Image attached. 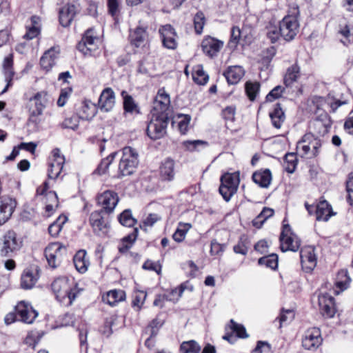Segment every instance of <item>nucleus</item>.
Segmentation results:
<instances>
[{"label":"nucleus","mask_w":353,"mask_h":353,"mask_svg":"<svg viewBox=\"0 0 353 353\" xmlns=\"http://www.w3.org/2000/svg\"><path fill=\"white\" fill-rule=\"evenodd\" d=\"M346 190L348 193V201L350 205H353V176L350 177L346 183Z\"/></svg>","instance_id":"nucleus-64"},{"label":"nucleus","mask_w":353,"mask_h":353,"mask_svg":"<svg viewBox=\"0 0 353 353\" xmlns=\"http://www.w3.org/2000/svg\"><path fill=\"white\" fill-rule=\"evenodd\" d=\"M241 37V30L239 27L234 26L231 30V38L229 42L230 46L236 47Z\"/></svg>","instance_id":"nucleus-58"},{"label":"nucleus","mask_w":353,"mask_h":353,"mask_svg":"<svg viewBox=\"0 0 353 353\" xmlns=\"http://www.w3.org/2000/svg\"><path fill=\"white\" fill-rule=\"evenodd\" d=\"M260 88V85L257 82H247L245 83V92L251 101H254L258 94Z\"/></svg>","instance_id":"nucleus-50"},{"label":"nucleus","mask_w":353,"mask_h":353,"mask_svg":"<svg viewBox=\"0 0 353 353\" xmlns=\"http://www.w3.org/2000/svg\"><path fill=\"white\" fill-rule=\"evenodd\" d=\"M152 115H166L168 118L172 117L170 108V99L164 88L159 90L153 103Z\"/></svg>","instance_id":"nucleus-9"},{"label":"nucleus","mask_w":353,"mask_h":353,"mask_svg":"<svg viewBox=\"0 0 353 353\" xmlns=\"http://www.w3.org/2000/svg\"><path fill=\"white\" fill-rule=\"evenodd\" d=\"M192 79L197 84L205 85L207 83L209 76L205 72L202 65H196L193 68Z\"/></svg>","instance_id":"nucleus-38"},{"label":"nucleus","mask_w":353,"mask_h":353,"mask_svg":"<svg viewBox=\"0 0 353 353\" xmlns=\"http://www.w3.org/2000/svg\"><path fill=\"white\" fill-rule=\"evenodd\" d=\"M146 30L141 27H137L133 30L130 34V42L137 48L143 45L145 39H147Z\"/></svg>","instance_id":"nucleus-32"},{"label":"nucleus","mask_w":353,"mask_h":353,"mask_svg":"<svg viewBox=\"0 0 353 353\" xmlns=\"http://www.w3.org/2000/svg\"><path fill=\"white\" fill-rule=\"evenodd\" d=\"M65 162V157L61 154L60 150L58 148L54 149L52 152V157L49 160V168L48 169V179H57L63 170Z\"/></svg>","instance_id":"nucleus-13"},{"label":"nucleus","mask_w":353,"mask_h":353,"mask_svg":"<svg viewBox=\"0 0 353 353\" xmlns=\"http://www.w3.org/2000/svg\"><path fill=\"white\" fill-rule=\"evenodd\" d=\"M254 182L262 188H268L272 180L271 172L269 169L255 172L252 175Z\"/></svg>","instance_id":"nucleus-30"},{"label":"nucleus","mask_w":353,"mask_h":353,"mask_svg":"<svg viewBox=\"0 0 353 353\" xmlns=\"http://www.w3.org/2000/svg\"><path fill=\"white\" fill-rule=\"evenodd\" d=\"M38 279L37 274L32 270L26 269L24 270L21 278V285L23 289H31Z\"/></svg>","instance_id":"nucleus-35"},{"label":"nucleus","mask_w":353,"mask_h":353,"mask_svg":"<svg viewBox=\"0 0 353 353\" xmlns=\"http://www.w3.org/2000/svg\"><path fill=\"white\" fill-rule=\"evenodd\" d=\"M300 257L302 266L307 270H312L316 265L317 259L314 252V248L307 246L300 251Z\"/></svg>","instance_id":"nucleus-19"},{"label":"nucleus","mask_w":353,"mask_h":353,"mask_svg":"<svg viewBox=\"0 0 353 353\" xmlns=\"http://www.w3.org/2000/svg\"><path fill=\"white\" fill-rule=\"evenodd\" d=\"M79 115H72L70 117L65 118L63 121L61 125L63 128H69L76 130L79 126Z\"/></svg>","instance_id":"nucleus-52"},{"label":"nucleus","mask_w":353,"mask_h":353,"mask_svg":"<svg viewBox=\"0 0 353 353\" xmlns=\"http://www.w3.org/2000/svg\"><path fill=\"white\" fill-rule=\"evenodd\" d=\"M192 228V225L189 223H180L179 227L172 235L173 239L178 243L182 242L188 231Z\"/></svg>","instance_id":"nucleus-43"},{"label":"nucleus","mask_w":353,"mask_h":353,"mask_svg":"<svg viewBox=\"0 0 353 353\" xmlns=\"http://www.w3.org/2000/svg\"><path fill=\"white\" fill-rule=\"evenodd\" d=\"M139 229L134 228L133 232L123 239L122 245L119 248L121 252L128 251L132 245L133 243L137 238Z\"/></svg>","instance_id":"nucleus-44"},{"label":"nucleus","mask_w":353,"mask_h":353,"mask_svg":"<svg viewBox=\"0 0 353 353\" xmlns=\"http://www.w3.org/2000/svg\"><path fill=\"white\" fill-rule=\"evenodd\" d=\"M350 281L351 279L348 275L347 271L346 270H341L336 275L335 285L341 291H343L348 288Z\"/></svg>","instance_id":"nucleus-40"},{"label":"nucleus","mask_w":353,"mask_h":353,"mask_svg":"<svg viewBox=\"0 0 353 353\" xmlns=\"http://www.w3.org/2000/svg\"><path fill=\"white\" fill-rule=\"evenodd\" d=\"M170 118L166 115H152L147 128V134L150 139L156 140L163 137L166 133V128Z\"/></svg>","instance_id":"nucleus-8"},{"label":"nucleus","mask_w":353,"mask_h":353,"mask_svg":"<svg viewBox=\"0 0 353 353\" xmlns=\"http://www.w3.org/2000/svg\"><path fill=\"white\" fill-rule=\"evenodd\" d=\"M180 350L182 353H199L201 346L195 341L191 340L183 342Z\"/></svg>","instance_id":"nucleus-47"},{"label":"nucleus","mask_w":353,"mask_h":353,"mask_svg":"<svg viewBox=\"0 0 353 353\" xmlns=\"http://www.w3.org/2000/svg\"><path fill=\"white\" fill-rule=\"evenodd\" d=\"M119 222L123 226L132 227L137 223V219L132 216L130 210H125L118 216Z\"/></svg>","instance_id":"nucleus-45"},{"label":"nucleus","mask_w":353,"mask_h":353,"mask_svg":"<svg viewBox=\"0 0 353 353\" xmlns=\"http://www.w3.org/2000/svg\"><path fill=\"white\" fill-rule=\"evenodd\" d=\"M319 305L321 314L327 318H332L336 313L334 299L328 294L319 296Z\"/></svg>","instance_id":"nucleus-17"},{"label":"nucleus","mask_w":353,"mask_h":353,"mask_svg":"<svg viewBox=\"0 0 353 353\" xmlns=\"http://www.w3.org/2000/svg\"><path fill=\"white\" fill-rule=\"evenodd\" d=\"M41 31V19L37 16H32L30 18V23L26 25V32L23 38L27 40H31L37 37Z\"/></svg>","instance_id":"nucleus-26"},{"label":"nucleus","mask_w":353,"mask_h":353,"mask_svg":"<svg viewBox=\"0 0 353 353\" xmlns=\"http://www.w3.org/2000/svg\"><path fill=\"white\" fill-rule=\"evenodd\" d=\"M303 143L310 145V148L312 149V156L316 157L319 154V148L321 146V140L316 137L312 133H306L301 139Z\"/></svg>","instance_id":"nucleus-36"},{"label":"nucleus","mask_w":353,"mask_h":353,"mask_svg":"<svg viewBox=\"0 0 353 353\" xmlns=\"http://www.w3.org/2000/svg\"><path fill=\"white\" fill-rule=\"evenodd\" d=\"M18 314V321L26 324H32L38 316L39 313L32 305L27 301H21L14 307Z\"/></svg>","instance_id":"nucleus-14"},{"label":"nucleus","mask_w":353,"mask_h":353,"mask_svg":"<svg viewBox=\"0 0 353 353\" xmlns=\"http://www.w3.org/2000/svg\"><path fill=\"white\" fill-rule=\"evenodd\" d=\"M59 50L58 48L52 47L46 51L40 59L41 67L46 71H49L55 65L58 59Z\"/></svg>","instance_id":"nucleus-21"},{"label":"nucleus","mask_w":353,"mask_h":353,"mask_svg":"<svg viewBox=\"0 0 353 353\" xmlns=\"http://www.w3.org/2000/svg\"><path fill=\"white\" fill-rule=\"evenodd\" d=\"M270 117L274 127L277 129L281 128V125L285 119V116L280 103H276L275 105L273 110L270 112Z\"/></svg>","instance_id":"nucleus-31"},{"label":"nucleus","mask_w":353,"mask_h":353,"mask_svg":"<svg viewBox=\"0 0 353 353\" xmlns=\"http://www.w3.org/2000/svg\"><path fill=\"white\" fill-rule=\"evenodd\" d=\"M23 245V241L12 230H8L0 239V256L6 258L13 257Z\"/></svg>","instance_id":"nucleus-3"},{"label":"nucleus","mask_w":353,"mask_h":353,"mask_svg":"<svg viewBox=\"0 0 353 353\" xmlns=\"http://www.w3.org/2000/svg\"><path fill=\"white\" fill-rule=\"evenodd\" d=\"M279 241L281 250L283 252L288 251L296 252L301 246V240L292 232L289 224H283Z\"/></svg>","instance_id":"nucleus-5"},{"label":"nucleus","mask_w":353,"mask_h":353,"mask_svg":"<svg viewBox=\"0 0 353 353\" xmlns=\"http://www.w3.org/2000/svg\"><path fill=\"white\" fill-rule=\"evenodd\" d=\"M205 23V15L202 12H198L194 17V29L197 34H201L203 31Z\"/></svg>","instance_id":"nucleus-51"},{"label":"nucleus","mask_w":353,"mask_h":353,"mask_svg":"<svg viewBox=\"0 0 353 353\" xmlns=\"http://www.w3.org/2000/svg\"><path fill=\"white\" fill-rule=\"evenodd\" d=\"M254 352L256 353H270V347L266 342L259 341Z\"/></svg>","instance_id":"nucleus-63"},{"label":"nucleus","mask_w":353,"mask_h":353,"mask_svg":"<svg viewBox=\"0 0 353 353\" xmlns=\"http://www.w3.org/2000/svg\"><path fill=\"white\" fill-rule=\"evenodd\" d=\"M160 174L163 180L172 181L174 177V162L172 159H167L160 167Z\"/></svg>","instance_id":"nucleus-29"},{"label":"nucleus","mask_w":353,"mask_h":353,"mask_svg":"<svg viewBox=\"0 0 353 353\" xmlns=\"http://www.w3.org/2000/svg\"><path fill=\"white\" fill-rule=\"evenodd\" d=\"M228 83L236 84L237 83L244 75V70L241 66L234 65L228 68V69L223 73Z\"/></svg>","instance_id":"nucleus-28"},{"label":"nucleus","mask_w":353,"mask_h":353,"mask_svg":"<svg viewBox=\"0 0 353 353\" xmlns=\"http://www.w3.org/2000/svg\"><path fill=\"white\" fill-rule=\"evenodd\" d=\"M285 88L281 85H277L266 96V100L268 101H273L275 99H277L281 97L282 94L285 92Z\"/></svg>","instance_id":"nucleus-54"},{"label":"nucleus","mask_w":353,"mask_h":353,"mask_svg":"<svg viewBox=\"0 0 353 353\" xmlns=\"http://www.w3.org/2000/svg\"><path fill=\"white\" fill-rule=\"evenodd\" d=\"M121 95L123 98V108L127 113H139V109L138 105L135 103L133 98L128 94L125 91L121 92Z\"/></svg>","instance_id":"nucleus-37"},{"label":"nucleus","mask_w":353,"mask_h":353,"mask_svg":"<svg viewBox=\"0 0 353 353\" xmlns=\"http://www.w3.org/2000/svg\"><path fill=\"white\" fill-rule=\"evenodd\" d=\"M51 288L57 300L65 306H70L81 291L76 283L66 276L55 279Z\"/></svg>","instance_id":"nucleus-2"},{"label":"nucleus","mask_w":353,"mask_h":353,"mask_svg":"<svg viewBox=\"0 0 353 353\" xmlns=\"http://www.w3.org/2000/svg\"><path fill=\"white\" fill-rule=\"evenodd\" d=\"M299 23L295 16L285 17L279 23L281 37L286 41L293 40L299 32Z\"/></svg>","instance_id":"nucleus-11"},{"label":"nucleus","mask_w":353,"mask_h":353,"mask_svg":"<svg viewBox=\"0 0 353 353\" xmlns=\"http://www.w3.org/2000/svg\"><path fill=\"white\" fill-rule=\"evenodd\" d=\"M110 200V191L105 190L97 197V202L103 208L100 211L92 212L90 217V224L99 235H108L109 233Z\"/></svg>","instance_id":"nucleus-1"},{"label":"nucleus","mask_w":353,"mask_h":353,"mask_svg":"<svg viewBox=\"0 0 353 353\" xmlns=\"http://www.w3.org/2000/svg\"><path fill=\"white\" fill-rule=\"evenodd\" d=\"M108 158L109 157L103 159L97 168L95 172L99 175L104 174L108 172L109 166L110 165V160H109Z\"/></svg>","instance_id":"nucleus-61"},{"label":"nucleus","mask_w":353,"mask_h":353,"mask_svg":"<svg viewBox=\"0 0 353 353\" xmlns=\"http://www.w3.org/2000/svg\"><path fill=\"white\" fill-rule=\"evenodd\" d=\"M259 265H264L267 268L274 270L278 266V256L275 254L261 257L258 261Z\"/></svg>","instance_id":"nucleus-49"},{"label":"nucleus","mask_w":353,"mask_h":353,"mask_svg":"<svg viewBox=\"0 0 353 353\" xmlns=\"http://www.w3.org/2000/svg\"><path fill=\"white\" fill-rule=\"evenodd\" d=\"M76 12L74 5L68 3L63 6L59 10V21L61 25L63 27L69 26L76 14Z\"/></svg>","instance_id":"nucleus-23"},{"label":"nucleus","mask_w":353,"mask_h":353,"mask_svg":"<svg viewBox=\"0 0 353 353\" xmlns=\"http://www.w3.org/2000/svg\"><path fill=\"white\" fill-rule=\"evenodd\" d=\"M184 289H185V288L183 286V284H181L179 294H177V296L176 297H170V296H165V294L157 295L154 301L153 305L154 306H160L161 307H162L163 306V302L165 301H173V302L177 301L179 299V298L181 296V295L184 291Z\"/></svg>","instance_id":"nucleus-46"},{"label":"nucleus","mask_w":353,"mask_h":353,"mask_svg":"<svg viewBox=\"0 0 353 353\" xmlns=\"http://www.w3.org/2000/svg\"><path fill=\"white\" fill-rule=\"evenodd\" d=\"M229 327L232 331V333H234L239 338L245 339L248 336L247 334L245 328L243 325L236 323L234 320H230V324ZM223 339L228 341L230 343H233L234 337L232 334H226L223 336Z\"/></svg>","instance_id":"nucleus-27"},{"label":"nucleus","mask_w":353,"mask_h":353,"mask_svg":"<svg viewBox=\"0 0 353 353\" xmlns=\"http://www.w3.org/2000/svg\"><path fill=\"white\" fill-rule=\"evenodd\" d=\"M98 105L101 112H108L110 110V88H106L103 90L99 99Z\"/></svg>","instance_id":"nucleus-39"},{"label":"nucleus","mask_w":353,"mask_h":353,"mask_svg":"<svg viewBox=\"0 0 353 353\" xmlns=\"http://www.w3.org/2000/svg\"><path fill=\"white\" fill-rule=\"evenodd\" d=\"M13 58L12 55L10 54L8 57H5L3 62V72L5 77V81L7 82V84L5 88L2 90L1 93H5L9 87L12 86V81L13 79V77L14 75V72L13 70Z\"/></svg>","instance_id":"nucleus-24"},{"label":"nucleus","mask_w":353,"mask_h":353,"mask_svg":"<svg viewBox=\"0 0 353 353\" xmlns=\"http://www.w3.org/2000/svg\"><path fill=\"white\" fill-rule=\"evenodd\" d=\"M300 74V68L298 65L294 64L290 66L284 76L283 82L285 88L290 87L294 82H296Z\"/></svg>","instance_id":"nucleus-34"},{"label":"nucleus","mask_w":353,"mask_h":353,"mask_svg":"<svg viewBox=\"0 0 353 353\" xmlns=\"http://www.w3.org/2000/svg\"><path fill=\"white\" fill-rule=\"evenodd\" d=\"M159 32L161 35L163 46L170 50H175L177 47L176 33L170 24L161 26Z\"/></svg>","instance_id":"nucleus-16"},{"label":"nucleus","mask_w":353,"mask_h":353,"mask_svg":"<svg viewBox=\"0 0 353 353\" xmlns=\"http://www.w3.org/2000/svg\"><path fill=\"white\" fill-rule=\"evenodd\" d=\"M147 296V294L144 291H139L135 295L132 301L133 306H137L139 309L141 308V305L143 304Z\"/></svg>","instance_id":"nucleus-60"},{"label":"nucleus","mask_w":353,"mask_h":353,"mask_svg":"<svg viewBox=\"0 0 353 353\" xmlns=\"http://www.w3.org/2000/svg\"><path fill=\"white\" fill-rule=\"evenodd\" d=\"M138 157V153L131 147L123 149V156L119 165L120 176H128L134 172L139 163Z\"/></svg>","instance_id":"nucleus-4"},{"label":"nucleus","mask_w":353,"mask_h":353,"mask_svg":"<svg viewBox=\"0 0 353 353\" xmlns=\"http://www.w3.org/2000/svg\"><path fill=\"white\" fill-rule=\"evenodd\" d=\"M268 38L271 41L272 43H275L278 41L280 34L279 27L277 28L276 26H271L268 28V31L267 32Z\"/></svg>","instance_id":"nucleus-56"},{"label":"nucleus","mask_w":353,"mask_h":353,"mask_svg":"<svg viewBox=\"0 0 353 353\" xmlns=\"http://www.w3.org/2000/svg\"><path fill=\"white\" fill-rule=\"evenodd\" d=\"M67 248L59 242L50 243L45 249L44 254L48 265L54 269L59 267L66 254Z\"/></svg>","instance_id":"nucleus-7"},{"label":"nucleus","mask_w":353,"mask_h":353,"mask_svg":"<svg viewBox=\"0 0 353 353\" xmlns=\"http://www.w3.org/2000/svg\"><path fill=\"white\" fill-rule=\"evenodd\" d=\"M316 219L317 221H327L334 214L331 205L325 200L321 201L316 206Z\"/></svg>","instance_id":"nucleus-25"},{"label":"nucleus","mask_w":353,"mask_h":353,"mask_svg":"<svg viewBox=\"0 0 353 353\" xmlns=\"http://www.w3.org/2000/svg\"><path fill=\"white\" fill-rule=\"evenodd\" d=\"M77 114L83 120H91L97 111L96 105L90 100L83 101L76 109Z\"/></svg>","instance_id":"nucleus-20"},{"label":"nucleus","mask_w":353,"mask_h":353,"mask_svg":"<svg viewBox=\"0 0 353 353\" xmlns=\"http://www.w3.org/2000/svg\"><path fill=\"white\" fill-rule=\"evenodd\" d=\"M239 183V176L236 173H226L221 177L219 192L226 201L236 192Z\"/></svg>","instance_id":"nucleus-6"},{"label":"nucleus","mask_w":353,"mask_h":353,"mask_svg":"<svg viewBox=\"0 0 353 353\" xmlns=\"http://www.w3.org/2000/svg\"><path fill=\"white\" fill-rule=\"evenodd\" d=\"M47 92L45 91L39 92L32 97L30 101L34 102V106L30 108L29 121L38 123L40 122L39 116L42 115L43 111L48 103Z\"/></svg>","instance_id":"nucleus-12"},{"label":"nucleus","mask_w":353,"mask_h":353,"mask_svg":"<svg viewBox=\"0 0 353 353\" xmlns=\"http://www.w3.org/2000/svg\"><path fill=\"white\" fill-rule=\"evenodd\" d=\"M68 219L65 216H59L55 221L50 224L48 227L49 234L52 236H57L62 230V227L67 221Z\"/></svg>","instance_id":"nucleus-42"},{"label":"nucleus","mask_w":353,"mask_h":353,"mask_svg":"<svg viewBox=\"0 0 353 353\" xmlns=\"http://www.w3.org/2000/svg\"><path fill=\"white\" fill-rule=\"evenodd\" d=\"M296 150L301 157H314L312 156V149L310 148V145L303 143L302 140L297 143Z\"/></svg>","instance_id":"nucleus-53"},{"label":"nucleus","mask_w":353,"mask_h":353,"mask_svg":"<svg viewBox=\"0 0 353 353\" xmlns=\"http://www.w3.org/2000/svg\"><path fill=\"white\" fill-rule=\"evenodd\" d=\"M119 6V3L117 0H112V17L114 21L115 26H117L119 23L121 19Z\"/></svg>","instance_id":"nucleus-59"},{"label":"nucleus","mask_w":353,"mask_h":353,"mask_svg":"<svg viewBox=\"0 0 353 353\" xmlns=\"http://www.w3.org/2000/svg\"><path fill=\"white\" fill-rule=\"evenodd\" d=\"M297 164V159L294 153H288L284 158L285 170L289 173H293Z\"/></svg>","instance_id":"nucleus-48"},{"label":"nucleus","mask_w":353,"mask_h":353,"mask_svg":"<svg viewBox=\"0 0 353 353\" xmlns=\"http://www.w3.org/2000/svg\"><path fill=\"white\" fill-rule=\"evenodd\" d=\"M180 118L181 120L178 123L179 130L182 134H185L188 130L191 118L188 114L181 116Z\"/></svg>","instance_id":"nucleus-57"},{"label":"nucleus","mask_w":353,"mask_h":353,"mask_svg":"<svg viewBox=\"0 0 353 353\" xmlns=\"http://www.w3.org/2000/svg\"><path fill=\"white\" fill-rule=\"evenodd\" d=\"M161 219V217L157 214H150L148 216L143 222V225L140 228L146 231L148 227H152L154 224Z\"/></svg>","instance_id":"nucleus-55"},{"label":"nucleus","mask_w":353,"mask_h":353,"mask_svg":"<svg viewBox=\"0 0 353 353\" xmlns=\"http://www.w3.org/2000/svg\"><path fill=\"white\" fill-rule=\"evenodd\" d=\"M201 47L205 54L213 57L216 55L223 47V42L209 37L203 40Z\"/></svg>","instance_id":"nucleus-22"},{"label":"nucleus","mask_w":353,"mask_h":353,"mask_svg":"<svg viewBox=\"0 0 353 353\" xmlns=\"http://www.w3.org/2000/svg\"><path fill=\"white\" fill-rule=\"evenodd\" d=\"M48 196L50 198H51V199L53 201L54 204L50 203V204L46 205V211L51 213L54 211V207L57 208L58 206V203H59L58 202V196L55 192H52V191L49 192Z\"/></svg>","instance_id":"nucleus-62"},{"label":"nucleus","mask_w":353,"mask_h":353,"mask_svg":"<svg viewBox=\"0 0 353 353\" xmlns=\"http://www.w3.org/2000/svg\"><path fill=\"white\" fill-rule=\"evenodd\" d=\"M16 207V202L9 197H2L0 200V225L6 223L11 217Z\"/></svg>","instance_id":"nucleus-18"},{"label":"nucleus","mask_w":353,"mask_h":353,"mask_svg":"<svg viewBox=\"0 0 353 353\" xmlns=\"http://www.w3.org/2000/svg\"><path fill=\"white\" fill-rule=\"evenodd\" d=\"M99 38L94 28L88 29L77 44V49L85 55H91L98 49Z\"/></svg>","instance_id":"nucleus-10"},{"label":"nucleus","mask_w":353,"mask_h":353,"mask_svg":"<svg viewBox=\"0 0 353 353\" xmlns=\"http://www.w3.org/2000/svg\"><path fill=\"white\" fill-rule=\"evenodd\" d=\"M274 213L273 209L270 208H263L261 213L252 221V224L257 228H261L265 221L272 216Z\"/></svg>","instance_id":"nucleus-41"},{"label":"nucleus","mask_w":353,"mask_h":353,"mask_svg":"<svg viewBox=\"0 0 353 353\" xmlns=\"http://www.w3.org/2000/svg\"><path fill=\"white\" fill-rule=\"evenodd\" d=\"M86 252L85 250L78 251L74 256L73 261L74 266L80 273H85L88 270L89 262L86 260Z\"/></svg>","instance_id":"nucleus-33"},{"label":"nucleus","mask_w":353,"mask_h":353,"mask_svg":"<svg viewBox=\"0 0 353 353\" xmlns=\"http://www.w3.org/2000/svg\"><path fill=\"white\" fill-rule=\"evenodd\" d=\"M321 330L318 327H312L306 330L302 339V346L307 350L314 351L322 343Z\"/></svg>","instance_id":"nucleus-15"}]
</instances>
